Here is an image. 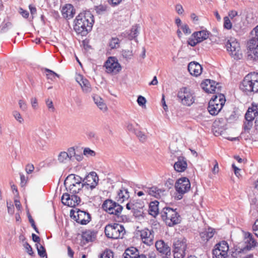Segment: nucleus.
I'll return each instance as SVG.
<instances>
[{"instance_id":"f257e3e1","label":"nucleus","mask_w":258,"mask_h":258,"mask_svg":"<svg viewBox=\"0 0 258 258\" xmlns=\"http://www.w3.org/2000/svg\"><path fill=\"white\" fill-rule=\"evenodd\" d=\"M64 184L71 195L64 194L61 197L62 203L71 207L79 205L81 201L80 198L76 194L79 193L82 188L84 187L82 182V178L78 175L70 174L65 179Z\"/></svg>"},{"instance_id":"c9c22d12","label":"nucleus","mask_w":258,"mask_h":258,"mask_svg":"<svg viewBox=\"0 0 258 258\" xmlns=\"http://www.w3.org/2000/svg\"><path fill=\"white\" fill-rule=\"evenodd\" d=\"M57 159L58 161L61 163H67L68 161L71 160L69 158V155L64 151L61 152L58 154Z\"/></svg>"},{"instance_id":"c03bdc74","label":"nucleus","mask_w":258,"mask_h":258,"mask_svg":"<svg viewBox=\"0 0 258 258\" xmlns=\"http://www.w3.org/2000/svg\"><path fill=\"white\" fill-rule=\"evenodd\" d=\"M119 40L117 38H112L109 43V45L111 49L116 48L119 47Z\"/></svg>"},{"instance_id":"6e6552de","label":"nucleus","mask_w":258,"mask_h":258,"mask_svg":"<svg viewBox=\"0 0 258 258\" xmlns=\"http://www.w3.org/2000/svg\"><path fill=\"white\" fill-rule=\"evenodd\" d=\"M174 187L178 194L176 197V198L177 200H180L182 198L183 195L189 190L190 188V183L187 177H183L177 180L175 183Z\"/></svg>"},{"instance_id":"774afa93","label":"nucleus","mask_w":258,"mask_h":258,"mask_svg":"<svg viewBox=\"0 0 258 258\" xmlns=\"http://www.w3.org/2000/svg\"><path fill=\"white\" fill-rule=\"evenodd\" d=\"M232 166L234 169L235 175L238 177L240 176L239 171H240V169L237 167L234 164H232Z\"/></svg>"},{"instance_id":"4d7b16f0","label":"nucleus","mask_w":258,"mask_h":258,"mask_svg":"<svg viewBox=\"0 0 258 258\" xmlns=\"http://www.w3.org/2000/svg\"><path fill=\"white\" fill-rule=\"evenodd\" d=\"M84 155H86V156H94L95 155V152L91 150L89 148H85L84 150Z\"/></svg>"},{"instance_id":"a211bd4d","label":"nucleus","mask_w":258,"mask_h":258,"mask_svg":"<svg viewBox=\"0 0 258 258\" xmlns=\"http://www.w3.org/2000/svg\"><path fill=\"white\" fill-rule=\"evenodd\" d=\"M173 250L175 251H185L186 249V240L183 238H175L174 239Z\"/></svg>"},{"instance_id":"bf43d9fd","label":"nucleus","mask_w":258,"mask_h":258,"mask_svg":"<svg viewBox=\"0 0 258 258\" xmlns=\"http://www.w3.org/2000/svg\"><path fill=\"white\" fill-rule=\"evenodd\" d=\"M67 154L69 155V158L72 159L73 157L76 155L75 149L74 147H71L68 149V152H66Z\"/></svg>"},{"instance_id":"a19ab883","label":"nucleus","mask_w":258,"mask_h":258,"mask_svg":"<svg viewBox=\"0 0 258 258\" xmlns=\"http://www.w3.org/2000/svg\"><path fill=\"white\" fill-rule=\"evenodd\" d=\"M12 115L15 119L20 123H23L24 122V119L18 111L14 110L12 112Z\"/></svg>"},{"instance_id":"4468645a","label":"nucleus","mask_w":258,"mask_h":258,"mask_svg":"<svg viewBox=\"0 0 258 258\" xmlns=\"http://www.w3.org/2000/svg\"><path fill=\"white\" fill-rule=\"evenodd\" d=\"M137 234H140L142 242L147 245L153 244L154 232L153 230L145 228L141 230L137 231Z\"/></svg>"},{"instance_id":"37998d69","label":"nucleus","mask_w":258,"mask_h":258,"mask_svg":"<svg viewBox=\"0 0 258 258\" xmlns=\"http://www.w3.org/2000/svg\"><path fill=\"white\" fill-rule=\"evenodd\" d=\"M45 71L47 73L46 74V76L48 79L53 80L55 79V77H57V78L59 77V75H58L57 74L55 73V72L49 69H46Z\"/></svg>"},{"instance_id":"052dcab7","label":"nucleus","mask_w":258,"mask_h":258,"mask_svg":"<svg viewBox=\"0 0 258 258\" xmlns=\"http://www.w3.org/2000/svg\"><path fill=\"white\" fill-rule=\"evenodd\" d=\"M23 246L28 254L30 255H32L33 253L32 248L31 246L29 244V243L26 242L24 243Z\"/></svg>"},{"instance_id":"9b49d317","label":"nucleus","mask_w":258,"mask_h":258,"mask_svg":"<svg viewBox=\"0 0 258 258\" xmlns=\"http://www.w3.org/2000/svg\"><path fill=\"white\" fill-rule=\"evenodd\" d=\"M201 86L206 92L209 93L220 92L222 88L220 83L210 79H206L203 81Z\"/></svg>"},{"instance_id":"69168bd1","label":"nucleus","mask_w":258,"mask_h":258,"mask_svg":"<svg viewBox=\"0 0 258 258\" xmlns=\"http://www.w3.org/2000/svg\"><path fill=\"white\" fill-rule=\"evenodd\" d=\"M31 104L34 109H36L38 105L37 100L34 97L31 99Z\"/></svg>"},{"instance_id":"a878e982","label":"nucleus","mask_w":258,"mask_h":258,"mask_svg":"<svg viewBox=\"0 0 258 258\" xmlns=\"http://www.w3.org/2000/svg\"><path fill=\"white\" fill-rule=\"evenodd\" d=\"M215 231L213 229L209 228L200 232V235L204 242H207L214 235Z\"/></svg>"},{"instance_id":"603ef678","label":"nucleus","mask_w":258,"mask_h":258,"mask_svg":"<svg viewBox=\"0 0 258 258\" xmlns=\"http://www.w3.org/2000/svg\"><path fill=\"white\" fill-rule=\"evenodd\" d=\"M174 258H183L185 256V251L173 250Z\"/></svg>"},{"instance_id":"5701e85b","label":"nucleus","mask_w":258,"mask_h":258,"mask_svg":"<svg viewBox=\"0 0 258 258\" xmlns=\"http://www.w3.org/2000/svg\"><path fill=\"white\" fill-rule=\"evenodd\" d=\"M223 107L221 104H215L213 100H210L208 110L210 114L216 115L221 111Z\"/></svg>"},{"instance_id":"8fccbe9b","label":"nucleus","mask_w":258,"mask_h":258,"mask_svg":"<svg viewBox=\"0 0 258 258\" xmlns=\"http://www.w3.org/2000/svg\"><path fill=\"white\" fill-rule=\"evenodd\" d=\"M107 7L105 6L99 5L95 7V11L98 14H101L106 11Z\"/></svg>"},{"instance_id":"4be33fe9","label":"nucleus","mask_w":258,"mask_h":258,"mask_svg":"<svg viewBox=\"0 0 258 258\" xmlns=\"http://www.w3.org/2000/svg\"><path fill=\"white\" fill-rule=\"evenodd\" d=\"M252 33H254V36L250 40V43L256 45V47L252 50L254 55V59H258V25L253 29Z\"/></svg>"},{"instance_id":"6e6d98bb","label":"nucleus","mask_w":258,"mask_h":258,"mask_svg":"<svg viewBox=\"0 0 258 258\" xmlns=\"http://www.w3.org/2000/svg\"><path fill=\"white\" fill-rule=\"evenodd\" d=\"M137 102L140 106L143 107V106H145L146 99L144 97L142 96H139L137 99Z\"/></svg>"},{"instance_id":"2eb2a0df","label":"nucleus","mask_w":258,"mask_h":258,"mask_svg":"<svg viewBox=\"0 0 258 258\" xmlns=\"http://www.w3.org/2000/svg\"><path fill=\"white\" fill-rule=\"evenodd\" d=\"M104 66L108 73H112L113 74L117 73L121 69L119 63L113 57L108 58L105 62Z\"/></svg>"},{"instance_id":"09e8293b","label":"nucleus","mask_w":258,"mask_h":258,"mask_svg":"<svg viewBox=\"0 0 258 258\" xmlns=\"http://www.w3.org/2000/svg\"><path fill=\"white\" fill-rule=\"evenodd\" d=\"M100 258H113V252L110 250H105L101 255Z\"/></svg>"},{"instance_id":"ddd939ff","label":"nucleus","mask_w":258,"mask_h":258,"mask_svg":"<svg viewBox=\"0 0 258 258\" xmlns=\"http://www.w3.org/2000/svg\"><path fill=\"white\" fill-rule=\"evenodd\" d=\"M71 216L78 223L82 225L87 224L90 220L91 217L88 213L78 210L77 211H71Z\"/></svg>"},{"instance_id":"58836bf2","label":"nucleus","mask_w":258,"mask_h":258,"mask_svg":"<svg viewBox=\"0 0 258 258\" xmlns=\"http://www.w3.org/2000/svg\"><path fill=\"white\" fill-rule=\"evenodd\" d=\"M131 211L133 213V216L135 218L138 220H141L144 218V213L143 209L138 210L137 209H134V210H132Z\"/></svg>"},{"instance_id":"dca6fc26","label":"nucleus","mask_w":258,"mask_h":258,"mask_svg":"<svg viewBox=\"0 0 258 258\" xmlns=\"http://www.w3.org/2000/svg\"><path fill=\"white\" fill-rule=\"evenodd\" d=\"M76 81L81 86L83 91L85 93H89L91 91V85L89 82L81 75H77Z\"/></svg>"},{"instance_id":"7c9ffc66","label":"nucleus","mask_w":258,"mask_h":258,"mask_svg":"<svg viewBox=\"0 0 258 258\" xmlns=\"http://www.w3.org/2000/svg\"><path fill=\"white\" fill-rule=\"evenodd\" d=\"M130 258H147L144 254H140L139 250L135 247H130Z\"/></svg>"},{"instance_id":"39448f33","label":"nucleus","mask_w":258,"mask_h":258,"mask_svg":"<svg viewBox=\"0 0 258 258\" xmlns=\"http://www.w3.org/2000/svg\"><path fill=\"white\" fill-rule=\"evenodd\" d=\"M245 245L241 243H239L234 247V251L232 252L231 255L233 257H237L238 254L241 252H245L250 250L252 248L254 247L256 245V241L253 238L252 235L250 233H246L245 234Z\"/></svg>"},{"instance_id":"b1692460","label":"nucleus","mask_w":258,"mask_h":258,"mask_svg":"<svg viewBox=\"0 0 258 258\" xmlns=\"http://www.w3.org/2000/svg\"><path fill=\"white\" fill-rule=\"evenodd\" d=\"M94 102L97 107L103 112H105L107 110V107L104 102V100L99 95L94 94L92 96Z\"/></svg>"},{"instance_id":"6ab92c4d","label":"nucleus","mask_w":258,"mask_h":258,"mask_svg":"<svg viewBox=\"0 0 258 258\" xmlns=\"http://www.w3.org/2000/svg\"><path fill=\"white\" fill-rule=\"evenodd\" d=\"M155 246L159 252L165 254V256L170 254V248L163 240H160L157 241L155 243Z\"/></svg>"},{"instance_id":"72a5a7b5","label":"nucleus","mask_w":258,"mask_h":258,"mask_svg":"<svg viewBox=\"0 0 258 258\" xmlns=\"http://www.w3.org/2000/svg\"><path fill=\"white\" fill-rule=\"evenodd\" d=\"M215 248L222 250L223 253L226 252L227 253H228L229 249V245L225 241H222L216 244Z\"/></svg>"},{"instance_id":"864d4df0","label":"nucleus","mask_w":258,"mask_h":258,"mask_svg":"<svg viewBox=\"0 0 258 258\" xmlns=\"http://www.w3.org/2000/svg\"><path fill=\"white\" fill-rule=\"evenodd\" d=\"M30 139L37 144L41 142L40 137L36 133L32 135Z\"/></svg>"},{"instance_id":"f704fd0d","label":"nucleus","mask_w":258,"mask_h":258,"mask_svg":"<svg viewBox=\"0 0 258 258\" xmlns=\"http://www.w3.org/2000/svg\"><path fill=\"white\" fill-rule=\"evenodd\" d=\"M129 198V194L127 189L120 190L118 193L117 199L118 201L122 203L125 199Z\"/></svg>"},{"instance_id":"c756f323","label":"nucleus","mask_w":258,"mask_h":258,"mask_svg":"<svg viewBox=\"0 0 258 258\" xmlns=\"http://www.w3.org/2000/svg\"><path fill=\"white\" fill-rule=\"evenodd\" d=\"M245 114H248V116L251 117L252 120L253 121L255 117L258 115V104L252 103L251 106L248 108Z\"/></svg>"},{"instance_id":"4c0bfd02","label":"nucleus","mask_w":258,"mask_h":258,"mask_svg":"<svg viewBox=\"0 0 258 258\" xmlns=\"http://www.w3.org/2000/svg\"><path fill=\"white\" fill-rule=\"evenodd\" d=\"M133 132H134L140 142L144 143L146 141L147 137L145 133L137 129H134Z\"/></svg>"},{"instance_id":"c85d7f7f","label":"nucleus","mask_w":258,"mask_h":258,"mask_svg":"<svg viewBox=\"0 0 258 258\" xmlns=\"http://www.w3.org/2000/svg\"><path fill=\"white\" fill-rule=\"evenodd\" d=\"M216 93L218 94L214 95L210 100H213L215 104H221L223 107L226 101L225 96L220 92Z\"/></svg>"},{"instance_id":"423d86ee","label":"nucleus","mask_w":258,"mask_h":258,"mask_svg":"<svg viewBox=\"0 0 258 258\" xmlns=\"http://www.w3.org/2000/svg\"><path fill=\"white\" fill-rule=\"evenodd\" d=\"M104 232L108 238L112 239L122 238L125 232L124 227L117 223L106 225Z\"/></svg>"},{"instance_id":"de8ad7c7","label":"nucleus","mask_w":258,"mask_h":258,"mask_svg":"<svg viewBox=\"0 0 258 258\" xmlns=\"http://www.w3.org/2000/svg\"><path fill=\"white\" fill-rule=\"evenodd\" d=\"M224 27L228 30L232 28V23L228 17L226 16L224 18Z\"/></svg>"},{"instance_id":"e433bc0d","label":"nucleus","mask_w":258,"mask_h":258,"mask_svg":"<svg viewBox=\"0 0 258 258\" xmlns=\"http://www.w3.org/2000/svg\"><path fill=\"white\" fill-rule=\"evenodd\" d=\"M222 250L214 248L213 250V258H226L228 256V253L226 252L223 253Z\"/></svg>"},{"instance_id":"0eeeda50","label":"nucleus","mask_w":258,"mask_h":258,"mask_svg":"<svg viewBox=\"0 0 258 258\" xmlns=\"http://www.w3.org/2000/svg\"><path fill=\"white\" fill-rule=\"evenodd\" d=\"M178 101L183 105L190 106L195 102L194 93L187 87L180 89L177 93Z\"/></svg>"},{"instance_id":"79ce46f5","label":"nucleus","mask_w":258,"mask_h":258,"mask_svg":"<svg viewBox=\"0 0 258 258\" xmlns=\"http://www.w3.org/2000/svg\"><path fill=\"white\" fill-rule=\"evenodd\" d=\"M82 237L87 242L91 241L94 238V235L91 231H88L83 233Z\"/></svg>"},{"instance_id":"aec40b11","label":"nucleus","mask_w":258,"mask_h":258,"mask_svg":"<svg viewBox=\"0 0 258 258\" xmlns=\"http://www.w3.org/2000/svg\"><path fill=\"white\" fill-rule=\"evenodd\" d=\"M61 14L63 18L70 19L74 17L75 10L71 4H66L62 8Z\"/></svg>"},{"instance_id":"9d476101","label":"nucleus","mask_w":258,"mask_h":258,"mask_svg":"<svg viewBox=\"0 0 258 258\" xmlns=\"http://www.w3.org/2000/svg\"><path fill=\"white\" fill-rule=\"evenodd\" d=\"M103 209L111 215L119 216L122 210V207L111 200L105 201L102 206Z\"/></svg>"},{"instance_id":"49530a36","label":"nucleus","mask_w":258,"mask_h":258,"mask_svg":"<svg viewBox=\"0 0 258 258\" xmlns=\"http://www.w3.org/2000/svg\"><path fill=\"white\" fill-rule=\"evenodd\" d=\"M46 105L48 109V110L51 112H53L55 111L53 102L51 100L47 99L45 101Z\"/></svg>"},{"instance_id":"338daca9","label":"nucleus","mask_w":258,"mask_h":258,"mask_svg":"<svg viewBox=\"0 0 258 258\" xmlns=\"http://www.w3.org/2000/svg\"><path fill=\"white\" fill-rule=\"evenodd\" d=\"M215 164L213 168L212 169V172L214 174H217L219 172L218 163L216 160L214 161Z\"/></svg>"},{"instance_id":"f3484780","label":"nucleus","mask_w":258,"mask_h":258,"mask_svg":"<svg viewBox=\"0 0 258 258\" xmlns=\"http://www.w3.org/2000/svg\"><path fill=\"white\" fill-rule=\"evenodd\" d=\"M202 69L201 65L196 61L190 62L188 65V70L192 76H200L202 72Z\"/></svg>"},{"instance_id":"20e7f679","label":"nucleus","mask_w":258,"mask_h":258,"mask_svg":"<svg viewBox=\"0 0 258 258\" xmlns=\"http://www.w3.org/2000/svg\"><path fill=\"white\" fill-rule=\"evenodd\" d=\"M176 210L169 207H165L161 212L162 220L169 226H173L181 221L180 216Z\"/></svg>"},{"instance_id":"3c124183","label":"nucleus","mask_w":258,"mask_h":258,"mask_svg":"<svg viewBox=\"0 0 258 258\" xmlns=\"http://www.w3.org/2000/svg\"><path fill=\"white\" fill-rule=\"evenodd\" d=\"M180 29L182 30L183 32L186 34H189L191 33V31L186 24H183L180 26Z\"/></svg>"},{"instance_id":"0e129e2a","label":"nucleus","mask_w":258,"mask_h":258,"mask_svg":"<svg viewBox=\"0 0 258 258\" xmlns=\"http://www.w3.org/2000/svg\"><path fill=\"white\" fill-rule=\"evenodd\" d=\"M7 208H8V213L12 215L14 213V207L13 204H9L8 202H7Z\"/></svg>"},{"instance_id":"f8f14e48","label":"nucleus","mask_w":258,"mask_h":258,"mask_svg":"<svg viewBox=\"0 0 258 258\" xmlns=\"http://www.w3.org/2000/svg\"><path fill=\"white\" fill-rule=\"evenodd\" d=\"M98 181V176L97 173L94 171L90 172L83 179H82L84 187L91 190L95 188L97 185Z\"/></svg>"},{"instance_id":"393cba45","label":"nucleus","mask_w":258,"mask_h":258,"mask_svg":"<svg viewBox=\"0 0 258 258\" xmlns=\"http://www.w3.org/2000/svg\"><path fill=\"white\" fill-rule=\"evenodd\" d=\"M147 192L151 196L160 199L164 195L165 190L159 189L156 186H152L147 188Z\"/></svg>"},{"instance_id":"cd10ccee","label":"nucleus","mask_w":258,"mask_h":258,"mask_svg":"<svg viewBox=\"0 0 258 258\" xmlns=\"http://www.w3.org/2000/svg\"><path fill=\"white\" fill-rule=\"evenodd\" d=\"M159 202L157 201L151 202L149 204V213L151 215L155 217L159 213Z\"/></svg>"},{"instance_id":"13d9d810","label":"nucleus","mask_w":258,"mask_h":258,"mask_svg":"<svg viewBox=\"0 0 258 258\" xmlns=\"http://www.w3.org/2000/svg\"><path fill=\"white\" fill-rule=\"evenodd\" d=\"M19 106L20 108L22 111H26V110L27 109V105L24 101H23L22 100H20L19 101Z\"/></svg>"},{"instance_id":"2f4dec72","label":"nucleus","mask_w":258,"mask_h":258,"mask_svg":"<svg viewBox=\"0 0 258 258\" xmlns=\"http://www.w3.org/2000/svg\"><path fill=\"white\" fill-rule=\"evenodd\" d=\"M245 119L243 127L245 131L248 132L253 125V120L251 117L248 116V114H245Z\"/></svg>"},{"instance_id":"f03ea898","label":"nucleus","mask_w":258,"mask_h":258,"mask_svg":"<svg viewBox=\"0 0 258 258\" xmlns=\"http://www.w3.org/2000/svg\"><path fill=\"white\" fill-rule=\"evenodd\" d=\"M93 23V16L90 12L80 13L75 20L74 30L82 36L86 35L92 29Z\"/></svg>"},{"instance_id":"7ed1b4c3","label":"nucleus","mask_w":258,"mask_h":258,"mask_svg":"<svg viewBox=\"0 0 258 258\" xmlns=\"http://www.w3.org/2000/svg\"><path fill=\"white\" fill-rule=\"evenodd\" d=\"M239 87L243 92L247 94L258 92V73L253 72L247 75Z\"/></svg>"},{"instance_id":"1a4fd4ad","label":"nucleus","mask_w":258,"mask_h":258,"mask_svg":"<svg viewBox=\"0 0 258 258\" xmlns=\"http://www.w3.org/2000/svg\"><path fill=\"white\" fill-rule=\"evenodd\" d=\"M227 51L234 59H240L242 54L240 49L239 43L234 38H231L226 44Z\"/></svg>"},{"instance_id":"473e14b6","label":"nucleus","mask_w":258,"mask_h":258,"mask_svg":"<svg viewBox=\"0 0 258 258\" xmlns=\"http://www.w3.org/2000/svg\"><path fill=\"white\" fill-rule=\"evenodd\" d=\"M139 28V25L136 24L135 25L133 26L132 29L130 30V38L132 37L135 39V42L136 45H138V40L136 39V37L138 35ZM131 39L130 38V40Z\"/></svg>"},{"instance_id":"e2e57ef3","label":"nucleus","mask_w":258,"mask_h":258,"mask_svg":"<svg viewBox=\"0 0 258 258\" xmlns=\"http://www.w3.org/2000/svg\"><path fill=\"white\" fill-rule=\"evenodd\" d=\"M34 169V167L32 164H28L26 166V171L28 174L31 173Z\"/></svg>"},{"instance_id":"bb28decb","label":"nucleus","mask_w":258,"mask_h":258,"mask_svg":"<svg viewBox=\"0 0 258 258\" xmlns=\"http://www.w3.org/2000/svg\"><path fill=\"white\" fill-rule=\"evenodd\" d=\"M209 36V33L206 30H202L195 32L191 35V36L198 40L199 42H201L204 40L207 39Z\"/></svg>"},{"instance_id":"a18cd8bd","label":"nucleus","mask_w":258,"mask_h":258,"mask_svg":"<svg viewBox=\"0 0 258 258\" xmlns=\"http://www.w3.org/2000/svg\"><path fill=\"white\" fill-rule=\"evenodd\" d=\"M36 245L37 246V249L38 254L41 257H43L44 256H46V251H45V250L44 247L42 245H41L40 244H39V245L38 244H36Z\"/></svg>"},{"instance_id":"680f3d73","label":"nucleus","mask_w":258,"mask_h":258,"mask_svg":"<svg viewBox=\"0 0 258 258\" xmlns=\"http://www.w3.org/2000/svg\"><path fill=\"white\" fill-rule=\"evenodd\" d=\"M175 10L179 15H181L184 12L182 6L180 4H177L175 6Z\"/></svg>"},{"instance_id":"ea45409f","label":"nucleus","mask_w":258,"mask_h":258,"mask_svg":"<svg viewBox=\"0 0 258 258\" xmlns=\"http://www.w3.org/2000/svg\"><path fill=\"white\" fill-rule=\"evenodd\" d=\"M144 207V202L139 200H137L136 202L132 204V205H130V210H134V209H137L138 210H143Z\"/></svg>"},{"instance_id":"5fc2aeb1","label":"nucleus","mask_w":258,"mask_h":258,"mask_svg":"<svg viewBox=\"0 0 258 258\" xmlns=\"http://www.w3.org/2000/svg\"><path fill=\"white\" fill-rule=\"evenodd\" d=\"M199 43H200V42H199L198 40H196V38L192 37L191 36V37H190L188 39V40L187 41L188 44L191 46H195Z\"/></svg>"},{"instance_id":"412c9836","label":"nucleus","mask_w":258,"mask_h":258,"mask_svg":"<svg viewBox=\"0 0 258 258\" xmlns=\"http://www.w3.org/2000/svg\"><path fill=\"white\" fill-rule=\"evenodd\" d=\"M187 166L186 159L182 156H179L174 164V168L177 172H183L187 168Z\"/></svg>"}]
</instances>
